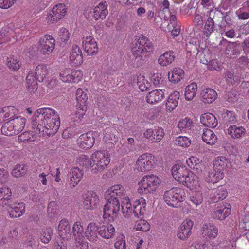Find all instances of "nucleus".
Wrapping results in <instances>:
<instances>
[{"label":"nucleus","instance_id":"1","mask_svg":"<svg viewBox=\"0 0 249 249\" xmlns=\"http://www.w3.org/2000/svg\"><path fill=\"white\" fill-rule=\"evenodd\" d=\"M35 131L40 135H53L59 128L60 121L57 111L50 108L37 109L33 117Z\"/></svg>","mask_w":249,"mask_h":249},{"label":"nucleus","instance_id":"2","mask_svg":"<svg viewBox=\"0 0 249 249\" xmlns=\"http://www.w3.org/2000/svg\"><path fill=\"white\" fill-rule=\"evenodd\" d=\"M110 160V156L107 151H95L90 158L91 171L95 174L102 172L107 168Z\"/></svg>","mask_w":249,"mask_h":249},{"label":"nucleus","instance_id":"3","mask_svg":"<svg viewBox=\"0 0 249 249\" xmlns=\"http://www.w3.org/2000/svg\"><path fill=\"white\" fill-rule=\"evenodd\" d=\"M26 119L21 116H15L14 119L8 121L3 124L1 129L2 134L7 136L19 134L24 129Z\"/></svg>","mask_w":249,"mask_h":249},{"label":"nucleus","instance_id":"4","mask_svg":"<svg viewBox=\"0 0 249 249\" xmlns=\"http://www.w3.org/2000/svg\"><path fill=\"white\" fill-rule=\"evenodd\" d=\"M161 180L157 175L151 174L144 175L138 183V192L139 193H152L155 192L159 187Z\"/></svg>","mask_w":249,"mask_h":249},{"label":"nucleus","instance_id":"5","mask_svg":"<svg viewBox=\"0 0 249 249\" xmlns=\"http://www.w3.org/2000/svg\"><path fill=\"white\" fill-rule=\"evenodd\" d=\"M184 190L178 187H173L164 193L163 199L168 206L178 207L179 203L186 199Z\"/></svg>","mask_w":249,"mask_h":249},{"label":"nucleus","instance_id":"6","mask_svg":"<svg viewBox=\"0 0 249 249\" xmlns=\"http://www.w3.org/2000/svg\"><path fill=\"white\" fill-rule=\"evenodd\" d=\"M154 45L151 40L143 35L140 36L134 46L132 48L133 54L136 58L142 57L147 53H151Z\"/></svg>","mask_w":249,"mask_h":249},{"label":"nucleus","instance_id":"7","mask_svg":"<svg viewBox=\"0 0 249 249\" xmlns=\"http://www.w3.org/2000/svg\"><path fill=\"white\" fill-rule=\"evenodd\" d=\"M155 163V157L152 154L143 153L136 160L134 169L138 172H147L152 169Z\"/></svg>","mask_w":249,"mask_h":249},{"label":"nucleus","instance_id":"8","mask_svg":"<svg viewBox=\"0 0 249 249\" xmlns=\"http://www.w3.org/2000/svg\"><path fill=\"white\" fill-rule=\"evenodd\" d=\"M83 76L81 70L71 68H64L59 72V78L65 83H78Z\"/></svg>","mask_w":249,"mask_h":249},{"label":"nucleus","instance_id":"9","mask_svg":"<svg viewBox=\"0 0 249 249\" xmlns=\"http://www.w3.org/2000/svg\"><path fill=\"white\" fill-rule=\"evenodd\" d=\"M55 40L52 36L46 34L37 42V49L42 54H50L54 50Z\"/></svg>","mask_w":249,"mask_h":249},{"label":"nucleus","instance_id":"10","mask_svg":"<svg viewBox=\"0 0 249 249\" xmlns=\"http://www.w3.org/2000/svg\"><path fill=\"white\" fill-rule=\"evenodd\" d=\"M107 202L104 206L103 217H116L121 209V205L119 200L111 199L110 198H105Z\"/></svg>","mask_w":249,"mask_h":249},{"label":"nucleus","instance_id":"11","mask_svg":"<svg viewBox=\"0 0 249 249\" xmlns=\"http://www.w3.org/2000/svg\"><path fill=\"white\" fill-rule=\"evenodd\" d=\"M83 207L87 210H93L97 207L100 202L99 197L95 192L83 193L81 195Z\"/></svg>","mask_w":249,"mask_h":249},{"label":"nucleus","instance_id":"12","mask_svg":"<svg viewBox=\"0 0 249 249\" xmlns=\"http://www.w3.org/2000/svg\"><path fill=\"white\" fill-rule=\"evenodd\" d=\"M143 136L152 142H159L164 137V129L160 126L153 128H147L143 132Z\"/></svg>","mask_w":249,"mask_h":249},{"label":"nucleus","instance_id":"13","mask_svg":"<svg viewBox=\"0 0 249 249\" xmlns=\"http://www.w3.org/2000/svg\"><path fill=\"white\" fill-rule=\"evenodd\" d=\"M124 187L121 185H115L110 187L105 192V198H110L111 199L122 200L125 195Z\"/></svg>","mask_w":249,"mask_h":249},{"label":"nucleus","instance_id":"14","mask_svg":"<svg viewBox=\"0 0 249 249\" xmlns=\"http://www.w3.org/2000/svg\"><path fill=\"white\" fill-rule=\"evenodd\" d=\"M194 223L190 219H186L182 221L178 229L177 236L181 240H186L191 234Z\"/></svg>","mask_w":249,"mask_h":249},{"label":"nucleus","instance_id":"15","mask_svg":"<svg viewBox=\"0 0 249 249\" xmlns=\"http://www.w3.org/2000/svg\"><path fill=\"white\" fill-rule=\"evenodd\" d=\"M83 47L88 55L96 54L98 51V44L92 36H86L83 39Z\"/></svg>","mask_w":249,"mask_h":249},{"label":"nucleus","instance_id":"16","mask_svg":"<svg viewBox=\"0 0 249 249\" xmlns=\"http://www.w3.org/2000/svg\"><path fill=\"white\" fill-rule=\"evenodd\" d=\"M69 60L73 66L81 65L83 62V54L77 45L72 46L69 53Z\"/></svg>","mask_w":249,"mask_h":249},{"label":"nucleus","instance_id":"17","mask_svg":"<svg viewBox=\"0 0 249 249\" xmlns=\"http://www.w3.org/2000/svg\"><path fill=\"white\" fill-rule=\"evenodd\" d=\"M7 210L10 217H19L25 212V205L23 202H14L12 199L11 205L9 206Z\"/></svg>","mask_w":249,"mask_h":249},{"label":"nucleus","instance_id":"18","mask_svg":"<svg viewBox=\"0 0 249 249\" xmlns=\"http://www.w3.org/2000/svg\"><path fill=\"white\" fill-rule=\"evenodd\" d=\"M231 213V206L229 204L225 203L216 207L212 213V217L214 219L224 220L229 216Z\"/></svg>","mask_w":249,"mask_h":249},{"label":"nucleus","instance_id":"19","mask_svg":"<svg viewBox=\"0 0 249 249\" xmlns=\"http://www.w3.org/2000/svg\"><path fill=\"white\" fill-rule=\"evenodd\" d=\"M171 172L175 179L183 184L186 175L188 174V169L186 166L180 164L175 165L172 167Z\"/></svg>","mask_w":249,"mask_h":249},{"label":"nucleus","instance_id":"20","mask_svg":"<svg viewBox=\"0 0 249 249\" xmlns=\"http://www.w3.org/2000/svg\"><path fill=\"white\" fill-rule=\"evenodd\" d=\"M95 143V138L91 132L81 134L77 139V144L82 149L91 148Z\"/></svg>","mask_w":249,"mask_h":249},{"label":"nucleus","instance_id":"21","mask_svg":"<svg viewBox=\"0 0 249 249\" xmlns=\"http://www.w3.org/2000/svg\"><path fill=\"white\" fill-rule=\"evenodd\" d=\"M183 185L195 191H200V181L196 175L188 170V174L186 176L185 180L184 181Z\"/></svg>","mask_w":249,"mask_h":249},{"label":"nucleus","instance_id":"22","mask_svg":"<svg viewBox=\"0 0 249 249\" xmlns=\"http://www.w3.org/2000/svg\"><path fill=\"white\" fill-rule=\"evenodd\" d=\"M58 236L62 240H68L71 237L69 220L64 219L59 221L57 229Z\"/></svg>","mask_w":249,"mask_h":249},{"label":"nucleus","instance_id":"23","mask_svg":"<svg viewBox=\"0 0 249 249\" xmlns=\"http://www.w3.org/2000/svg\"><path fill=\"white\" fill-rule=\"evenodd\" d=\"M12 192L8 187L2 186L0 189V205L7 209L12 203Z\"/></svg>","mask_w":249,"mask_h":249},{"label":"nucleus","instance_id":"24","mask_svg":"<svg viewBox=\"0 0 249 249\" xmlns=\"http://www.w3.org/2000/svg\"><path fill=\"white\" fill-rule=\"evenodd\" d=\"M99 226L95 223H90L88 224L85 230V236L87 239L92 243H95L99 240L98 236V231Z\"/></svg>","mask_w":249,"mask_h":249},{"label":"nucleus","instance_id":"25","mask_svg":"<svg viewBox=\"0 0 249 249\" xmlns=\"http://www.w3.org/2000/svg\"><path fill=\"white\" fill-rule=\"evenodd\" d=\"M146 202L143 197L136 200L133 203V215L135 217H140L145 213Z\"/></svg>","mask_w":249,"mask_h":249},{"label":"nucleus","instance_id":"26","mask_svg":"<svg viewBox=\"0 0 249 249\" xmlns=\"http://www.w3.org/2000/svg\"><path fill=\"white\" fill-rule=\"evenodd\" d=\"M83 170L77 167L71 168L69 173L70 185L73 187L76 186L83 178Z\"/></svg>","mask_w":249,"mask_h":249},{"label":"nucleus","instance_id":"27","mask_svg":"<svg viewBox=\"0 0 249 249\" xmlns=\"http://www.w3.org/2000/svg\"><path fill=\"white\" fill-rule=\"evenodd\" d=\"M214 168L220 171L224 177V171L231 166V163L228 159L223 156L216 157L214 160Z\"/></svg>","mask_w":249,"mask_h":249},{"label":"nucleus","instance_id":"28","mask_svg":"<svg viewBox=\"0 0 249 249\" xmlns=\"http://www.w3.org/2000/svg\"><path fill=\"white\" fill-rule=\"evenodd\" d=\"M121 209L123 214L125 217H130L133 215V206L130 203L129 197L126 194L121 201Z\"/></svg>","mask_w":249,"mask_h":249},{"label":"nucleus","instance_id":"29","mask_svg":"<svg viewBox=\"0 0 249 249\" xmlns=\"http://www.w3.org/2000/svg\"><path fill=\"white\" fill-rule=\"evenodd\" d=\"M202 101L204 103H212L217 99V94L216 91L212 88L203 89L200 93Z\"/></svg>","mask_w":249,"mask_h":249},{"label":"nucleus","instance_id":"30","mask_svg":"<svg viewBox=\"0 0 249 249\" xmlns=\"http://www.w3.org/2000/svg\"><path fill=\"white\" fill-rule=\"evenodd\" d=\"M246 128L242 126L232 125L228 127L227 132L233 139H239L244 136Z\"/></svg>","mask_w":249,"mask_h":249},{"label":"nucleus","instance_id":"31","mask_svg":"<svg viewBox=\"0 0 249 249\" xmlns=\"http://www.w3.org/2000/svg\"><path fill=\"white\" fill-rule=\"evenodd\" d=\"M180 97V93L178 91H174L170 94L168 99L166 103V111L172 112L177 108L178 104V99Z\"/></svg>","mask_w":249,"mask_h":249},{"label":"nucleus","instance_id":"32","mask_svg":"<svg viewBox=\"0 0 249 249\" xmlns=\"http://www.w3.org/2000/svg\"><path fill=\"white\" fill-rule=\"evenodd\" d=\"M200 121L203 125L212 128H215L218 124V121L214 115L210 113L202 114L200 117Z\"/></svg>","mask_w":249,"mask_h":249},{"label":"nucleus","instance_id":"33","mask_svg":"<svg viewBox=\"0 0 249 249\" xmlns=\"http://www.w3.org/2000/svg\"><path fill=\"white\" fill-rule=\"evenodd\" d=\"M223 178V175L214 167L211 171L206 172L204 175V180L208 183H217Z\"/></svg>","mask_w":249,"mask_h":249},{"label":"nucleus","instance_id":"34","mask_svg":"<svg viewBox=\"0 0 249 249\" xmlns=\"http://www.w3.org/2000/svg\"><path fill=\"white\" fill-rule=\"evenodd\" d=\"M37 77L33 71H30L26 78V86L30 93H34L37 90L38 83Z\"/></svg>","mask_w":249,"mask_h":249},{"label":"nucleus","instance_id":"35","mask_svg":"<svg viewBox=\"0 0 249 249\" xmlns=\"http://www.w3.org/2000/svg\"><path fill=\"white\" fill-rule=\"evenodd\" d=\"M202 234L209 238H215L218 234V229L211 223H204L202 227Z\"/></svg>","mask_w":249,"mask_h":249},{"label":"nucleus","instance_id":"36","mask_svg":"<svg viewBox=\"0 0 249 249\" xmlns=\"http://www.w3.org/2000/svg\"><path fill=\"white\" fill-rule=\"evenodd\" d=\"M115 229L111 224H107V225L99 226V230L98 233L101 237L106 239H109L112 237L115 234Z\"/></svg>","mask_w":249,"mask_h":249},{"label":"nucleus","instance_id":"37","mask_svg":"<svg viewBox=\"0 0 249 249\" xmlns=\"http://www.w3.org/2000/svg\"><path fill=\"white\" fill-rule=\"evenodd\" d=\"M164 97V93L162 90H154L148 93L146 99L147 103L155 104L162 100Z\"/></svg>","mask_w":249,"mask_h":249},{"label":"nucleus","instance_id":"38","mask_svg":"<svg viewBox=\"0 0 249 249\" xmlns=\"http://www.w3.org/2000/svg\"><path fill=\"white\" fill-rule=\"evenodd\" d=\"M184 76V72L182 69L179 68H174L169 71V80L173 83H178L183 79Z\"/></svg>","mask_w":249,"mask_h":249},{"label":"nucleus","instance_id":"39","mask_svg":"<svg viewBox=\"0 0 249 249\" xmlns=\"http://www.w3.org/2000/svg\"><path fill=\"white\" fill-rule=\"evenodd\" d=\"M175 58V54L173 51H166L159 56L158 62L160 65L167 66L173 62Z\"/></svg>","mask_w":249,"mask_h":249},{"label":"nucleus","instance_id":"40","mask_svg":"<svg viewBox=\"0 0 249 249\" xmlns=\"http://www.w3.org/2000/svg\"><path fill=\"white\" fill-rule=\"evenodd\" d=\"M202 138L205 142L211 145L217 142V136L213 130L208 128L203 129Z\"/></svg>","mask_w":249,"mask_h":249},{"label":"nucleus","instance_id":"41","mask_svg":"<svg viewBox=\"0 0 249 249\" xmlns=\"http://www.w3.org/2000/svg\"><path fill=\"white\" fill-rule=\"evenodd\" d=\"M35 76L37 77L38 82H43L49 73L47 65L41 63L35 68Z\"/></svg>","mask_w":249,"mask_h":249},{"label":"nucleus","instance_id":"42","mask_svg":"<svg viewBox=\"0 0 249 249\" xmlns=\"http://www.w3.org/2000/svg\"><path fill=\"white\" fill-rule=\"evenodd\" d=\"M72 232L74 240H80V239L84 238V229L82 223L79 221H77L74 223L72 228Z\"/></svg>","mask_w":249,"mask_h":249},{"label":"nucleus","instance_id":"43","mask_svg":"<svg viewBox=\"0 0 249 249\" xmlns=\"http://www.w3.org/2000/svg\"><path fill=\"white\" fill-rule=\"evenodd\" d=\"M198 91V85L196 83H192L186 86L185 89V97L187 100H191L196 95Z\"/></svg>","mask_w":249,"mask_h":249},{"label":"nucleus","instance_id":"44","mask_svg":"<svg viewBox=\"0 0 249 249\" xmlns=\"http://www.w3.org/2000/svg\"><path fill=\"white\" fill-rule=\"evenodd\" d=\"M118 131L116 129L113 128H108L104 136V139L106 142L114 144L118 140L117 134Z\"/></svg>","mask_w":249,"mask_h":249},{"label":"nucleus","instance_id":"45","mask_svg":"<svg viewBox=\"0 0 249 249\" xmlns=\"http://www.w3.org/2000/svg\"><path fill=\"white\" fill-rule=\"evenodd\" d=\"M213 196L212 200L213 202H217L219 200H224L227 195V192L223 186H219L213 190Z\"/></svg>","mask_w":249,"mask_h":249},{"label":"nucleus","instance_id":"46","mask_svg":"<svg viewBox=\"0 0 249 249\" xmlns=\"http://www.w3.org/2000/svg\"><path fill=\"white\" fill-rule=\"evenodd\" d=\"M187 164L191 169L195 170L197 172H199L202 169V162L197 157L192 156L189 158L186 161Z\"/></svg>","mask_w":249,"mask_h":249},{"label":"nucleus","instance_id":"47","mask_svg":"<svg viewBox=\"0 0 249 249\" xmlns=\"http://www.w3.org/2000/svg\"><path fill=\"white\" fill-rule=\"evenodd\" d=\"M210 0H201V4L204 10L207 14H209V16H212V15L218 16L220 14V11H218L217 8L213 7V4Z\"/></svg>","mask_w":249,"mask_h":249},{"label":"nucleus","instance_id":"48","mask_svg":"<svg viewBox=\"0 0 249 249\" xmlns=\"http://www.w3.org/2000/svg\"><path fill=\"white\" fill-rule=\"evenodd\" d=\"M87 107L86 104H78L77 103L76 105V110L75 114L73 115L74 121H78L81 120L83 118L84 115L86 114Z\"/></svg>","mask_w":249,"mask_h":249},{"label":"nucleus","instance_id":"49","mask_svg":"<svg viewBox=\"0 0 249 249\" xmlns=\"http://www.w3.org/2000/svg\"><path fill=\"white\" fill-rule=\"evenodd\" d=\"M193 122L190 118L185 117L181 119L178 123V128L181 131L186 132L190 130L193 125Z\"/></svg>","mask_w":249,"mask_h":249},{"label":"nucleus","instance_id":"50","mask_svg":"<svg viewBox=\"0 0 249 249\" xmlns=\"http://www.w3.org/2000/svg\"><path fill=\"white\" fill-rule=\"evenodd\" d=\"M94 16H107L108 11L107 4L106 2H101L94 9Z\"/></svg>","mask_w":249,"mask_h":249},{"label":"nucleus","instance_id":"51","mask_svg":"<svg viewBox=\"0 0 249 249\" xmlns=\"http://www.w3.org/2000/svg\"><path fill=\"white\" fill-rule=\"evenodd\" d=\"M28 171V166L25 164H18L14 166L12 174L16 178L23 177Z\"/></svg>","mask_w":249,"mask_h":249},{"label":"nucleus","instance_id":"52","mask_svg":"<svg viewBox=\"0 0 249 249\" xmlns=\"http://www.w3.org/2000/svg\"><path fill=\"white\" fill-rule=\"evenodd\" d=\"M221 116L224 122L227 123H235L237 122L236 114L233 111L224 110Z\"/></svg>","mask_w":249,"mask_h":249},{"label":"nucleus","instance_id":"53","mask_svg":"<svg viewBox=\"0 0 249 249\" xmlns=\"http://www.w3.org/2000/svg\"><path fill=\"white\" fill-rule=\"evenodd\" d=\"M6 65L11 71H17L19 70L21 66V62L16 57H9L7 59Z\"/></svg>","mask_w":249,"mask_h":249},{"label":"nucleus","instance_id":"54","mask_svg":"<svg viewBox=\"0 0 249 249\" xmlns=\"http://www.w3.org/2000/svg\"><path fill=\"white\" fill-rule=\"evenodd\" d=\"M137 84L141 91L147 90L151 86V83L147 79H146L143 75H139L137 78Z\"/></svg>","mask_w":249,"mask_h":249},{"label":"nucleus","instance_id":"55","mask_svg":"<svg viewBox=\"0 0 249 249\" xmlns=\"http://www.w3.org/2000/svg\"><path fill=\"white\" fill-rule=\"evenodd\" d=\"M133 229L142 231H147L150 229V225L145 220L140 219L135 222Z\"/></svg>","mask_w":249,"mask_h":249},{"label":"nucleus","instance_id":"56","mask_svg":"<svg viewBox=\"0 0 249 249\" xmlns=\"http://www.w3.org/2000/svg\"><path fill=\"white\" fill-rule=\"evenodd\" d=\"M3 108L5 120L13 119L18 113V110L14 106H5Z\"/></svg>","mask_w":249,"mask_h":249},{"label":"nucleus","instance_id":"57","mask_svg":"<svg viewBox=\"0 0 249 249\" xmlns=\"http://www.w3.org/2000/svg\"><path fill=\"white\" fill-rule=\"evenodd\" d=\"M35 140L33 132L25 131L18 136V141L24 143L33 142Z\"/></svg>","mask_w":249,"mask_h":249},{"label":"nucleus","instance_id":"58","mask_svg":"<svg viewBox=\"0 0 249 249\" xmlns=\"http://www.w3.org/2000/svg\"><path fill=\"white\" fill-rule=\"evenodd\" d=\"M224 78L226 82L229 85H234L236 83H239L241 79L239 75H236L231 71H227L225 74Z\"/></svg>","mask_w":249,"mask_h":249},{"label":"nucleus","instance_id":"59","mask_svg":"<svg viewBox=\"0 0 249 249\" xmlns=\"http://www.w3.org/2000/svg\"><path fill=\"white\" fill-rule=\"evenodd\" d=\"M52 13L55 16H65L67 13L66 5L62 3L54 5L52 8Z\"/></svg>","mask_w":249,"mask_h":249},{"label":"nucleus","instance_id":"60","mask_svg":"<svg viewBox=\"0 0 249 249\" xmlns=\"http://www.w3.org/2000/svg\"><path fill=\"white\" fill-rule=\"evenodd\" d=\"M88 96L86 90H83L81 88H78L76 91V100L78 104H86Z\"/></svg>","mask_w":249,"mask_h":249},{"label":"nucleus","instance_id":"61","mask_svg":"<svg viewBox=\"0 0 249 249\" xmlns=\"http://www.w3.org/2000/svg\"><path fill=\"white\" fill-rule=\"evenodd\" d=\"M214 21L211 17H209L204 25L203 34L208 37L213 31Z\"/></svg>","mask_w":249,"mask_h":249},{"label":"nucleus","instance_id":"62","mask_svg":"<svg viewBox=\"0 0 249 249\" xmlns=\"http://www.w3.org/2000/svg\"><path fill=\"white\" fill-rule=\"evenodd\" d=\"M59 37L58 39L61 42H64L67 44L70 39V33L69 30L66 28H61L59 31Z\"/></svg>","mask_w":249,"mask_h":249},{"label":"nucleus","instance_id":"63","mask_svg":"<svg viewBox=\"0 0 249 249\" xmlns=\"http://www.w3.org/2000/svg\"><path fill=\"white\" fill-rule=\"evenodd\" d=\"M174 142L176 145L188 147L191 145V140L187 137L178 136L176 138Z\"/></svg>","mask_w":249,"mask_h":249},{"label":"nucleus","instance_id":"64","mask_svg":"<svg viewBox=\"0 0 249 249\" xmlns=\"http://www.w3.org/2000/svg\"><path fill=\"white\" fill-rule=\"evenodd\" d=\"M237 53L238 51L234 43H232L231 45L228 46L226 49V54L228 57L233 58L236 57Z\"/></svg>","mask_w":249,"mask_h":249}]
</instances>
